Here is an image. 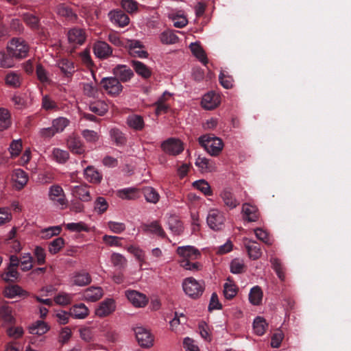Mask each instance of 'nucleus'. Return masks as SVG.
Segmentation results:
<instances>
[{
  "label": "nucleus",
  "instance_id": "f257e3e1",
  "mask_svg": "<svg viewBox=\"0 0 351 351\" xmlns=\"http://www.w3.org/2000/svg\"><path fill=\"white\" fill-rule=\"evenodd\" d=\"M176 252L180 258V264L182 267L190 271L199 270L200 264L197 262H191L200 257V252L197 249L191 245L180 246Z\"/></svg>",
  "mask_w": 351,
  "mask_h": 351
},
{
  "label": "nucleus",
  "instance_id": "f03ea898",
  "mask_svg": "<svg viewBox=\"0 0 351 351\" xmlns=\"http://www.w3.org/2000/svg\"><path fill=\"white\" fill-rule=\"evenodd\" d=\"M199 144L213 156H218L223 149V143L221 138L213 135H203L199 138Z\"/></svg>",
  "mask_w": 351,
  "mask_h": 351
},
{
  "label": "nucleus",
  "instance_id": "7ed1b4c3",
  "mask_svg": "<svg viewBox=\"0 0 351 351\" xmlns=\"http://www.w3.org/2000/svg\"><path fill=\"white\" fill-rule=\"evenodd\" d=\"M184 293L191 298H197L201 296L204 291V284L202 281H197L193 277L186 278L182 282Z\"/></svg>",
  "mask_w": 351,
  "mask_h": 351
},
{
  "label": "nucleus",
  "instance_id": "20e7f679",
  "mask_svg": "<svg viewBox=\"0 0 351 351\" xmlns=\"http://www.w3.org/2000/svg\"><path fill=\"white\" fill-rule=\"evenodd\" d=\"M10 54L16 58H24L27 56L29 47L21 38H13L7 46Z\"/></svg>",
  "mask_w": 351,
  "mask_h": 351
},
{
  "label": "nucleus",
  "instance_id": "39448f33",
  "mask_svg": "<svg viewBox=\"0 0 351 351\" xmlns=\"http://www.w3.org/2000/svg\"><path fill=\"white\" fill-rule=\"evenodd\" d=\"M49 199L61 209L66 207L68 201L62 188L58 184L51 185L49 189Z\"/></svg>",
  "mask_w": 351,
  "mask_h": 351
},
{
  "label": "nucleus",
  "instance_id": "423d86ee",
  "mask_svg": "<svg viewBox=\"0 0 351 351\" xmlns=\"http://www.w3.org/2000/svg\"><path fill=\"white\" fill-rule=\"evenodd\" d=\"M134 331L140 346L148 348L154 345V336L149 330L143 326H137L134 328Z\"/></svg>",
  "mask_w": 351,
  "mask_h": 351
},
{
  "label": "nucleus",
  "instance_id": "0eeeda50",
  "mask_svg": "<svg viewBox=\"0 0 351 351\" xmlns=\"http://www.w3.org/2000/svg\"><path fill=\"white\" fill-rule=\"evenodd\" d=\"M206 221L211 229L219 230L224 226L225 217L221 211L217 208H212L208 211Z\"/></svg>",
  "mask_w": 351,
  "mask_h": 351
},
{
  "label": "nucleus",
  "instance_id": "6e6552de",
  "mask_svg": "<svg viewBox=\"0 0 351 351\" xmlns=\"http://www.w3.org/2000/svg\"><path fill=\"white\" fill-rule=\"evenodd\" d=\"M161 148L165 153L169 155L176 156L183 152L184 145L180 140L169 138L162 143Z\"/></svg>",
  "mask_w": 351,
  "mask_h": 351
},
{
  "label": "nucleus",
  "instance_id": "1a4fd4ad",
  "mask_svg": "<svg viewBox=\"0 0 351 351\" xmlns=\"http://www.w3.org/2000/svg\"><path fill=\"white\" fill-rule=\"evenodd\" d=\"M101 84L106 93L112 96L119 95L123 90L121 82L113 77L103 78Z\"/></svg>",
  "mask_w": 351,
  "mask_h": 351
},
{
  "label": "nucleus",
  "instance_id": "9d476101",
  "mask_svg": "<svg viewBox=\"0 0 351 351\" xmlns=\"http://www.w3.org/2000/svg\"><path fill=\"white\" fill-rule=\"evenodd\" d=\"M221 103L220 95L215 92H209L205 94L202 99V107L206 110H213Z\"/></svg>",
  "mask_w": 351,
  "mask_h": 351
},
{
  "label": "nucleus",
  "instance_id": "9b49d317",
  "mask_svg": "<svg viewBox=\"0 0 351 351\" xmlns=\"http://www.w3.org/2000/svg\"><path fill=\"white\" fill-rule=\"evenodd\" d=\"M125 296L135 307H144L148 302V299L147 298L146 295L137 291H126Z\"/></svg>",
  "mask_w": 351,
  "mask_h": 351
},
{
  "label": "nucleus",
  "instance_id": "f8f14e48",
  "mask_svg": "<svg viewBox=\"0 0 351 351\" xmlns=\"http://www.w3.org/2000/svg\"><path fill=\"white\" fill-rule=\"evenodd\" d=\"M112 73L119 82H126L134 76L132 70L126 65L118 64L112 70Z\"/></svg>",
  "mask_w": 351,
  "mask_h": 351
},
{
  "label": "nucleus",
  "instance_id": "ddd939ff",
  "mask_svg": "<svg viewBox=\"0 0 351 351\" xmlns=\"http://www.w3.org/2000/svg\"><path fill=\"white\" fill-rule=\"evenodd\" d=\"M70 280L73 285L84 287L91 282L92 278L88 272L82 270L73 273Z\"/></svg>",
  "mask_w": 351,
  "mask_h": 351
},
{
  "label": "nucleus",
  "instance_id": "4468645a",
  "mask_svg": "<svg viewBox=\"0 0 351 351\" xmlns=\"http://www.w3.org/2000/svg\"><path fill=\"white\" fill-rule=\"evenodd\" d=\"M29 180L27 173L23 169H16L12 173V180L14 186L17 190H21L27 184Z\"/></svg>",
  "mask_w": 351,
  "mask_h": 351
},
{
  "label": "nucleus",
  "instance_id": "2eb2a0df",
  "mask_svg": "<svg viewBox=\"0 0 351 351\" xmlns=\"http://www.w3.org/2000/svg\"><path fill=\"white\" fill-rule=\"evenodd\" d=\"M243 245L251 259L257 260L261 256V247L256 241L245 238L243 239Z\"/></svg>",
  "mask_w": 351,
  "mask_h": 351
},
{
  "label": "nucleus",
  "instance_id": "dca6fc26",
  "mask_svg": "<svg viewBox=\"0 0 351 351\" xmlns=\"http://www.w3.org/2000/svg\"><path fill=\"white\" fill-rule=\"evenodd\" d=\"M115 302L112 299H107L99 304L95 310V314L100 317H104L115 311Z\"/></svg>",
  "mask_w": 351,
  "mask_h": 351
},
{
  "label": "nucleus",
  "instance_id": "f3484780",
  "mask_svg": "<svg viewBox=\"0 0 351 351\" xmlns=\"http://www.w3.org/2000/svg\"><path fill=\"white\" fill-rule=\"evenodd\" d=\"M221 198L225 206L230 209H234L239 205V201L236 198L233 192L230 189H224L220 193Z\"/></svg>",
  "mask_w": 351,
  "mask_h": 351
},
{
  "label": "nucleus",
  "instance_id": "a211bd4d",
  "mask_svg": "<svg viewBox=\"0 0 351 351\" xmlns=\"http://www.w3.org/2000/svg\"><path fill=\"white\" fill-rule=\"evenodd\" d=\"M5 84L7 86L12 88H19L23 82V75L19 71H9L4 77Z\"/></svg>",
  "mask_w": 351,
  "mask_h": 351
},
{
  "label": "nucleus",
  "instance_id": "6ab92c4d",
  "mask_svg": "<svg viewBox=\"0 0 351 351\" xmlns=\"http://www.w3.org/2000/svg\"><path fill=\"white\" fill-rule=\"evenodd\" d=\"M93 51L95 55L100 59L108 58L112 53L110 45L104 41H98L94 44Z\"/></svg>",
  "mask_w": 351,
  "mask_h": 351
},
{
  "label": "nucleus",
  "instance_id": "aec40b11",
  "mask_svg": "<svg viewBox=\"0 0 351 351\" xmlns=\"http://www.w3.org/2000/svg\"><path fill=\"white\" fill-rule=\"evenodd\" d=\"M67 147L73 154L81 155L85 153V147L81 139L74 135L67 139Z\"/></svg>",
  "mask_w": 351,
  "mask_h": 351
},
{
  "label": "nucleus",
  "instance_id": "412c9836",
  "mask_svg": "<svg viewBox=\"0 0 351 351\" xmlns=\"http://www.w3.org/2000/svg\"><path fill=\"white\" fill-rule=\"evenodd\" d=\"M111 22L119 27H125L130 23L128 16L121 10H112L108 13Z\"/></svg>",
  "mask_w": 351,
  "mask_h": 351
},
{
  "label": "nucleus",
  "instance_id": "4be33fe9",
  "mask_svg": "<svg viewBox=\"0 0 351 351\" xmlns=\"http://www.w3.org/2000/svg\"><path fill=\"white\" fill-rule=\"evenodd\" d=\"M242 213L245 219L250 222L256 221L260 217V213L257 207L249 203H244L243 204Z\"/></svg>",
  "mask_w": 351,
  "mask_h": 351
},
{
  "label": "nucleus",
  "instance_id": "5701e85b",
  "mask_svg": "<svg viewBox=\"0 0 351 351\" xmlns=\"http://www.w3.org/2000/svg\"><path fill=\"white\" fill-rule=\"evenodd\" d=\"M3 295L9 299H12L16 296H28L27 291L24 290L18 285H8L3 291Z\"/></svg>",
  "mask_w": 351,
  "mask_h": 351
},
{
  "label": "nucleus",
  "instance_id": "b1692460",
  "mask_svg": "<svg viewBox=\"0 0 351 351\" xmlns=\"http://www.w3.org/2000/svg\"><path fill=\"white\" fill-rule=\"evenodd\" d=\"M68 40L73 45H82L86 40V34L82 29L73 28L68 32Z\"/></svg>",
  "mask_w": 351,
  "mask_h": 351
},
{
  "label": "nucleus",
  "instance_id": "393cba45",
  "mask_svg": "<svg viewBox=\"0 0 351 351\" xmlns=\"http://www.w3.org/2000/svg\"><path fill=\"white\" fill-rule=\"evenodd\" d=\"M103 290L99 287H90L85 289L82 296L84 300L88 302H95L103 296Z\"/></svg>",
  "mask_w": 351,
  "mask_h": 351
},
{
  "label": "nucleus",
  "instance_id": "a878e982",
  "mask_svg": "<svg viewBox=\"0 0 351 351\" xmlns=\"http://www.w3.org/2000/svg\"><path fill=\"white\" fill-rule=\"evenodd\" d=\"M71 193L75 197L82 202H89L91 199L90 194L86 185L73 186Z\"/></svg>",
  "mask_w": 351,
  "mask_h": 351
},
{
  "label": "nucleus",
  "instance_id": "bb28decb",
  "mask_svg": "<svg viewBox=\"0 0 351 351\" xmlns=\"http://www.w3.org/2000/svg\"><path fill=\"white\" fill-rule=\"evenodd\" d=\"M0 317L8 324H14L15 318L12 315V308L8 305V302L0 300Z\"/></svg>",
  "mask_w": 351,
  "mask_h": 351
},
{
  "label": "nucleus",
  "instance_id": "cd10ccee",
  "mask_svg": "<svg viewBox=\"0 0 351 351\" xmlns=\"http://www.w3.org/2000/svg\"><path fill=\"white\" fill-rule=\"evenodd\" d=\"M195 164L202 173L212 172L216 169L215 163L205 157L199 156L196 159Z\"/></svg>",
  "mask_w": 351,
  "mask_h": 351
},
{
  "label": "nucleus",
  "instance_id": "c85d7f7f",
  "mask_svg": "<svg viewBox=\"0 0 351 351\" xmlns=\"http://www.w3.org/2000/svg\"><path fill=\"white\" fill-rule=\"evenodd\" d=\"M142 230L147 233H152L162 238L165 237V232L158 221H154L150 223H145L142 225Z\"/></svg>",
  "mask_w": 351,
  "mask_h": 351
},
{
  "label": "nucleus",
  "instance_id": "c756f323",
  "mask_svg": "<svg viewBox=\"0 0 351 351\" xmlns=\"http://www.w3.org/2000/svg\"><path fill=\"white\" fill-rule=\"evenodd\" d=\"M131 64L134 71L141 77L147 79L151 77L152 74V69L145 64L138 60H132Z\"/></svg>",
  "mask_w": 351,
  "mask_h": 351
},
{
  "label": "nucleus",
  "instance_id": "7c9ffc66",
  "mask_svg": "<svg viewBox=\"0 0 351 351\" xmlns=\"http://www.w3.org/2000/svg\"><path fill=\"white\" fill-rule=\"evenodd\" d=\"M117 196L122 199L134 200L140 197L139 190L135 187L120 189L117 192Z\"/></svg>",
  "mask_w": 351,
  "mask_h": 351
},
{
  "label": "nucleus",
  "instance_id": "2f4dec72",
  "mask_svg": "<svg viewBox=\"0 0 351 351\" xmlns=\"http://www.w3.org/2000/svg\"><path fill=\"white\" fill-rule=\"evenodd\" d=\"M71 315L75 319H83L89 315V310L84 304L73 305L70 308Z\"/></svg>",
  "mask_w": 351,
  "mask_h": 351
},
{
  "label": "nucleus",
  "instance_id": "473e14b6",
  "mask_svg": "<svg viewBox=\"0 0 351 351\" xmlns=\"http://www.w3.org/2000/svg\"><path fill=\"white\" fill-rule=\"evenodd\" d=\"M171 96V95L169 93L165 91L162 95L158 98L157 101L154 104V106H156V114H160L167 112L168 109L169 108V105L167 104V101L170 99Z\"/></svg>",
  "mask_w": 351,
  "mask_h": 351
},
{
  "label": "nucleus",
  "instance_id": "72a5a7b5",
  "mask_svg": "<svg viewBox=\"0 0 351 351\" xmlns=\"http://www.w3.org/2000/svg\"><path fill=\"white\" fill-rule=\"evenodd\" d=\"M84 176L88 182L94 184L99 183L102 179L101 175L92 166H88L84 169Z\"/></svg>",
  "mask_w": 351,
  "mask_h": 351
},
{
  "label": "nucleus",
  "instance_id": "f704fd0d",
  "mask_svg": "<svg viewBox=\"0 0 351 351\" xmlns=\"http://www.w3.org/2000/svg\"><path fill=\"white\" fill-rule=\"evenodd\" d=\"M127 123L132 129L141 131L144 128L145 123L141 116L137 114H131L127 118Z\"/></svg>",
  "mask_w": 351,
  "mask_h": 351
},
{
  "label": "nucleus",
  "instance_id": "c9c22d12",
  "mask_svg": "<svg viewBox=\"0 0 351 351\" xmlns=\"http://www.w3.org/2000/svg\"><path fill=\"white\" fill-rule=\"evenodd\" d=\"M20 276L17 269L7 267L4 271L1 272L0 277L5 282H15Z\"/></svg>",
  "mask_w": 351,
  "mask_h": 351
},
{
  "label": "nucleus",
  "instance_id": "e433bc0d",
  "mask_svg": "<svg viewBox=\"0 0 351 351\" xmlns=\"http://www.w3.org/2000/svg\"><path fill=\"white\" fill-rule=\"evenodd\" d=\"M89 110L99 116H103L108 112V105L104 101L98 100L90 104Z\"/></svg>",
  "mask_w": 351,
  "mask_h": 351
},
{
  "label": "nucleus",
  "instance_id": "4c0bfd02",
  "mask_svg": "<svg viewBox=\"0 0 351 351\" xmlns=\"http://www.w3.org/2000/svg\"><path fill=\"white\" fill-rule=\"evenodd\" d=\"M192 53L204 64L208 63V58L202 47L197 43H191L189 46Z\"/></svg>",
  "mask_w": 351,
  "mask_h": 351
},
{
  "label": "nucleus",
  "instance_id": "58836bf2",
  "mask_svg": "<svg viewBox=\"0 0 351 351\" xmlns=\"http://www.w3.org/2000/svg\"><path fill=\"white\" fill-rule=\"evenodd\" d=\"M145 200L151 204H156L159 202L160 195L156 190L152 186H147L143 189Z\"/></svg>",
  "mask_w": 351,
  "mask_h": 351
},
{
  "label": "nucleus",
  "instance_id": "ea45409f",
  "mask_svg": "<svg viewBox=\"0 0 351 351\" xmlns=\"http://www.w3.org/2000/svg\"><path fill=\"white\" fill-rule=\"evenodd\" d=\"M29 330L31 334L42 335L49 330V326L43 321H37L29 327Z\"/></svg>",
  "mask_w": 351,
  "mask_h": 351
},
{
  "label": "nucleus",
  "instance_id": "a19ab883",
  "mask_svg": "<svg viewBox=\"0 0 351 351\" xmlns=\"http://www.w3.org/2000/svg\"><path fill=\"white\" fill-rule=\"evenodd\" d=\"M159 38L160 42L164 45H173L176 43L179 38L171 30H165L162 32Z\"/></svg>",
  "mask_w": 351,
  "mask_h": 351
},
{
  "label": "nucleus",
  "instance_id": "79ce46f5",
  "mask_svg": "<svg viewBox=\"0 0 351 351\" xmlns=\"http://www.w3.org/2000/svg\"><path fill=\"white\" fill-rule=\"evenodd\" d=\"M167 223L169 228L173 234L178 235L182 232V223L176 216H171Z\"/></svg>",
  "mask_w": 351,
  "mask_h": 351
},
{
  "label": "nucleus",
  "instance_id": "37998d69",
  "mask_svg": "<svg viewBox=\"0 0 351 351\" xmlns=\"http://www.w3.org/2000/svg\"><path fill=\"white\" fill-rule=\"evenodd\" d=\"M11 124L10 114L8 109L0 108V131L8 129Z\"/></svg>",
  "mask_w": 351,
  "mask_h": 351
},
{
  "label": "nucleus",
  "instance_id": "c03bdc74",
  "mask_svg": "<svg viewBox=\"0 0 351 351\" xmlns=\"http://www.w3.org/2000/svg\"><path fill=\"white\" fill-rule=\"evenodd\" d=\"M58 66L65 75H71L75 71L73 62L68 59H61L58 62Z\"/></svg>",
  "mask_w": 351,
  "mask_h": 351
},
{
  "label": "nucleus",
  "instance_id": "a18cd8bd",
  "mask_svg": "<svg viewBox=\"0 0 351 351\" xmlns=\"http://www.w3.org/2000/svg\"><path fill=\"white\" fill-rule=\"evenodd\" d=\"M23 149V142L21 138L13 140L8 147V151L12 158H15L19 156Z\"/></svg>",
  "mask_w": 351,
  "mask_h": 351
},
{
  "label": "nucleus",
  "instance_id": "49530a36",
  "mask_svg": "<svg viewBox=\"0 0 351 351\" xmlns=\"http://www.w3.org/2000/svg\"><path fill=\"white\" fill-rule=\"evenodd\" d=\"M263 298V292L258 286L252 287L249 294V300L253 305H258Z\"/></svg>",
  "mask_w": 351,
  "mask_h": 351
},
{
  "label": "nucleus",
  "instance_id": "de8ad7c7",
  "mask_svg": "<svg viewBox=\"0 0 351 351\" xmlns=\"http://www.w3.org/2000/svg\"><path fill=\"white\" fill-rule=\"evenodd\" d=\"M111 140L118 146L126 143V138L121 131L117 128H112L110 131Z\"/></svg>",
  "mask_w": 351,
  "mask_h": 351
},
{
  "label": "nucleus",
  "instance_id": "09e8293b",
  "mask_svg": "<svg viewBox=\"0 0 351 351\" xmlns=\"http://www.w3.org/2000/svg\"><path fill=\"white\" fill-rule=\"evenodd\" d=\"M60 226H50L40 230L41 238L48 239L53 236L59 235L61 232Z\"/></svg>",
  "mask_w": 351,
  "mask_h": 351
},
{
  "label": "nucleus",
  "instance_id": "8fccbe9b",
  "mask_svg": "<svg viewBox=\"0 0 351 351\" xmlns=\"http://www.w3.org/2000/svg\"><path fill=\"white\" fill-rule=\"evenodd\" d=\"M267 328V324L263 317H257L254 320L253 329L256 335L259 336L263 335L265 332Z\"/></svg>",
  "mask_w": 351,
  "mask_h": 351
},
{
  "label": "nucleus",
  "instance_id": "3c124183",
  "mask_svg": "<svg viewBox=\"0 0 351 351\" xmlns=\"http://www.w3.org/2000/svg\"><path fill=\"white\" fill-rule=\"evenodd\" d=\"M14 66L13 57L7 54L3 51H0V67L3 69H10Z\"/></svg>",
  "mask_w": 351,
  "mask_h": 351
},
{
  "label": "nucleus",
  "instance_id": "603ef678",
  "mask_svg": "<svg viewBox=\"0 0 351 351\" xmlns=\"http://www.w3.org/2000/svg\"><path fill=\"white\" fill-rule=\"evenodd\" d=\"M52 158L58 163H64L69 158V154L65 150L54 148L52 151Z\"/></svg>",
  "mask_w": 351,
  "mask_h": 351
},
{
  "label": "nucleus",
  "instance_id": "864d4df0",
  "mask_svg": "<svg viewBox=\"0 0 351 351\" xmlns=\"http://www.w3.org/2000/svg\"><path fill=\"white\" fill-rule=\"evenodd\" d=\"M230 271L232 274H241L245 271V265L243 259L236 258L230 263Z\"/></svg>",
  "mask_w": 351,
  "mask_h": 351
},
{
  "label": "nucleus",
  "instance_id": "5fc2aeb1",
  "mask_svg": "<svg viewBox=\"0 0 351 351\" xmlns=\"http://www.w3.org/2000/svg\"><path fill=\"white\" fill-rule=\"evenodd\" d=\"M33 257L30 253H25L20 258L21 270L27 271L33 267Z\"/></svg>",
  "mask_w": 351,
  "mask_h": 351
},
{
  "label": "nucleus",
  "instance_id": "6e6d98bb",
  "mask_svg": "<svg viewBox=\"0 0 351 351\" xmlns=\"http://www.w3.org/2000/svg\"><path fill=\"white\" fill-rule=\"evenodd\" d=\"M193 186L200 191L205 195L213 194L210 184L205 180H199L193 183Z\"/></svg>",
  "mask_w": 351,
  "mask_h": 351
},
{
  "label": "nucleus",
  "instance_id": "4d7b16f0",
  "mask_svg": "<svg viewBox=\"0 0 351 351\" xmlns=\"http://www.w3.org/2000/svg\"><path fill=\"white\" fill-rule=\"evenodd\" d=\"M228 280L223 285V294L226 299L230 300L237 295V288L232 281Z\"/></svg>",
  "mask_w": 351,
  "mask_h": 351
},
{
  "label": "nucleus",
  "instance_id": "13d9d810",
  "mask_svg": "<svg viewBox=\"0 0 351 351\" xmlns=\"http://www.w3.org/2000/svg\"><path fill=\"white\" fill-rule=\"evenodd\" d=\"M64 245V240L62 237H58L49 244V252L51 254H56L60 251Z\"/></svg>",
  "mask_w": 351,
  "mask_h": 351
},
{
  "label": "nucleus",
  "instance_id": "bf43d9fd",
  "mask_svg": "<svg viewBox=\"0 0 351 351\" xmlns=\"http://www.w3.org/2000/svg\"><path fill=\"white\" fill-rule=\"evenodd\" d=\"M41 106L42 108L47 111L58 110L56 102L48 95L43 96Z\"/></svg>",
  "mask_w": 351,
  "mask_h": 351
},
{
  "label": "nucleus",
  "instance_id": "052dcab7",
  "mask_svg": "<svg viewBox=\"0 0 351 351\" xmlns=\"http://www.w3.org/2000/svg\"><path fill=\"white\" fill-rule=\"evenodd\" d=\"M254 233L258 239L265 243L268 245H272L274 240L270 237L268 232L262 228H256L254 230Z\"/></svg>",
  "mask_w": 351,
  "mask_h": 351
},
{
  "label": "nucleus",
  "instance_id": "680f3d73",
  "mask_svg": "<svg viewBox=\"0 0 351 351\" xmlns=\"http://www.w3.org/2000/svg\"><path fill=\"white\" fill-rule=\"evenodd\" d=\"M270 261L272 265V267L276 272L278 278L281 280H284L285 278V274L280 261L277 258H271Z\"/></svg>",
  "mask_w": 351,
  "mask_h": 351
},
{
  "label": "nucleus",
  "instance_id": "e2e57ef3",
  "mask_svg": "<svg viewBox=\"0 0 351 351\" xmlns=\"http://www.w3.org/2000/svg\"><path fill=\"white\" fill-rule=\"evenodd\" d=\"M66 228L67 230L71 232H88L89 228L88 226L82 222L77 223H69L66 224Z\"/></svg>",
  "mask_w": 351,
  "mask_h": 351
},
{
  "label": "nucleus",
  "instance_id": "0e129e2a",
  "mask_svg": "<svg viewBox=\"0 0 351 351\" xmlns=\"http://www.w3.org/2000/svg\"><path fill=\"white\" fill-rule=\"evenodd\" d=\"M73 300V294L67 293H60L54 298V301L56 304L66 306L69 304Z\"/></svg>",
  "mask_w": 351,
  "mask_h": 351
},
{
  "label": "nucleus",
  "instance_id": "69168bd1",
  "mask_svg": "<svg viewBox=\"0 0 351 351\" xmlns=\"http://www.w3.org/2000/svg\"><path fill=\"white\" fill-rule=\"evenodd\" d=\"M121 5L124 10L130 14H133L138 11V3L134 0H122Z\"/></svg>",
  "mask_w": 351,
  "mask_h": 351
},
{
  "label": "nucleus",
  "instance_id": "338daca9",
  "mask_svg": "<svg viewBox=\"0 0 351 351\" xmlns=\"http://www.w3.org/2000/svg\"><path fill=\"white\" fill-rule=\"evenodd\" d=\"M34 256L36 259V263L38 265H42L45 263L46 252L44 248L40 246H36L34 250Z\"/></svg>",
  "mask_w": 351,
  "mask_h": 351
},
{
  "label": "nucleus",
  "instance_id": "774afa93",
  "mask_svg": "<svg viewBox=\"0 0 351 351\" xmlns=\"http://www.w3.org/2000/svg\"><path fill=\"white\" fill-rule=\"evenodd\" d=\"M69 123V120L62 117L55 119L52 121V125L58 133L62 132Z\"/></svg>",
  "mask_w": 351,
  "mask_h": 351
}]
</instances>
